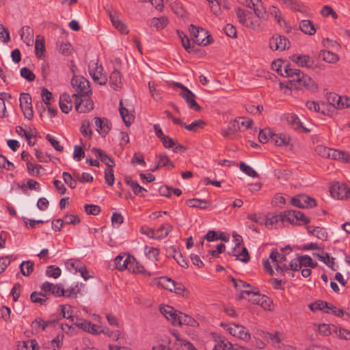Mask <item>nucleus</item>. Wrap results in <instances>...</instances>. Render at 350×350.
Returning <instances> with one entry per match:
<instances>
[{"instance_id": "29", "label": "nucleus", "mask_w": 350, "mask_h": 350, "mask_svg": "<svg viewBox=\"0 0 350 350\" xmlns=\"http://www.w3.org/2000/svg\"><path fill=\"white\" fill-rule=\"evenodd\" d=\"M254 10L255 16L258 20L267 21L269 18V14L266 12L265 8L262 5V3L256 1L254 3V8H252Z\"/></svg>"}, {"instance_id": "34", "label": "nucleus", "mask_w": 350, "mask_h": 350, "mask_svg": "<svg viewBox=\"0 0 350 350\" xmlns=\"http://www.w3.org/2000/svg\"><path fill=\"white\" fill-rule=\"evenodd\" d=\"M292 60L301 67L310 68L313 64V61L308 55H293Z\"/></svg>"}, {"instance_id": "19", "label": "nucleus", "mask_w": 350, "mask_h": 350, "mask_svg": "<svg viewBox=\"0 0 350 350\" xmlns=\"http://www.w3.org/2000/svg\"><path fill=\"white\" fill-rule=\"evenodd\" d=\"M132 256L119 254L114 259L115 267L119 271H123L127 269L130 264Z\"/></svg>"}, {"instance_id": "54", "label": "nucleus", "mask_w": 350, "mask_h": 350, "mask_svg": "<svg viewBox=\"0 0 350 350\" xmlns=\"http://www.w3.org/2000/svg\"><path fill=\"white\" fill-rule=\"evenodd\" d=\"M284 221L282 213L280 215H273L270 218L266 219L265 225L267 226H277L279 222L282 223Z\"/></svg>"}, {"instance_id": "36", "label": "nucleus", "mask_w": 350, "mask_h": 350, "mask_svg": "<svg viewBox=\"0 0 350 350\" xmlns=\"http://www.w3.org/2000/svg\"><path fill=\"white\" fill-rule=\"evenodd\" d=\"M196 321L191 317L179 312L177 319L176 321V325H187L190 326H194Z\"/></svg>"}, {"instance_id": "38", "label": "nucleus", "mask_w": 350, "mask_h": 350, "mask_svg": "<svg viewBox=\"0 0 350 350\" xmlns=\"http://www.w3.org/2000/svg\"><path fill=\"white\" fill-rule=\"evenodd\" d=\"M157 165L155 167L152 171H154L156 170H158L160 167L167 166L168 169H172L174 167V163L171 161V160L169 159L168 156L163 154H160L159 156L157 157Z\"/></svg>"}, {"instance_id": "24", "label": "nucleus", "mask_w": 350, "mask_h": 350, "mask_svg": "<svg viewBox=\"0 0 350 350\" xmlns=\"http://www.w3.org/2000/svg\"><path fill=\"white\" fill-rule=\"evenodd\" d=\"M119 111L121 118L126 126L131 124L135 119V116L131 113H129L128 109L123 106L122 100H120L119 105Z\"/></svg>"}, {"instance_id": "8", "label": "nucleus", "mask_w": 350, "mask_h": 350, "mask_svg": "<svg viewBox=\"0 0 350 350\" xmlns=\"http://www.w3.org/2000/svg\"><path fill=\"white\" fill-rule=\"evenodd\" d=\"M291 202L293 206L301 208H312L317 205L316 200L314 198L304 194L293 197Z\"/></svg>"}, {"instance_id": "37", "label": "nucleus", "mask_w": 350, "mask_h": 350, "mask_svg": "<svg viewBox=\"0 0 350 350\" xmlns=\"http://www.w3.org/2000/svg\"><path fill=\"white\" fill-rule=\"evenodd\" d=\"M169 23V20L165 16H161L159 18L154 17L150 20V26L154 27L157 30L163 29Z\"/></svg>"}, {"instance_id": "22", "label": "nucleus", "mask_w": 350, "mask_h": 350, "mask_svg": "<svg viewBox=\"0 0 350 350\" xmlns=\"http://www.w3.org/2000/svg\"><path fill=\"white\" fill-rule=\"evenodd\" d=\"M172 226H168V227H167V230H166L165 232H164L163 234H157L156 235V232L154 229L148 228L147 226H142L140 229V232L142 234H146V236H148L150 238L163 239V238L166 237L169 234V233L172 230Z\"/></svg>"}, {"instance_id": "2", "label": "nucleus", "mask_w": 350, "mask_h": 350, "mask_svg": "<svg viewBox=\"0 0 350 350\" xmlns=\"http://www.w3.org/2000/svg\"><path fill=\"white\" fill-rule=\"evenodd\" d=\"M285 88L289 90H302L304 88L314 92L317 90V85L314 81L308 75L301 72L299 79L296 80H289L286 82Z\"/></svg>"}, {"instance_id": "63", "label": "nucleus", "mask_w": 350, "mask_h": 350, "mask_svg": "<svg viewBox=\"0 0 350 350\" xmlns=\"http://www.w3.org/2000/svg\"><path fill=\"white\" fill-rule=\"evenodd\" d=\"M105 180L107 184L112 186L114 183V174L113 167H107L105 170Z\"/></svg>"}, {"instance_id": "43", "label": "nucleus", "mask_w": 350, "mask_h": 350, "mask_svg": "<svg viewBox=\"0 0 350 350\" xmlns=\"http://www.w3.org/2000/svg\"><path fill=\"white\" fill-rule=\"evenodd\" d=\"M286 122L291 125L293 129L297 130L302 126V124L300 122L299 118L295 114L290 113L286 116Z\"/></svg>"}, {"instance_id": "12", "label": "nucleus", "mask_w": 350, "mask_h": 350, "mask_svg": "<svg viewBox=\"0 0 350 350\" xmlns=\"http://www.w3.org/2000/svg\"><path fill=\"white\" fill-rule=\"evenodd\" d=\"M66 265L70 271L74 270L75 272H79L85 280L90 278L86 267L80 260L70 259L66 262Z\"/></svg>"}, {"instance_id": "50", "label": "nucleus", "mask_w": 350, "mask_h": 350, "mask_svg": "<svg viewBox=\"0 0 350 350\" xmlns=\"http://www.w3.org/2000/svg\"><path fill=\"white\" fill-rule=\"evenodd\" d=\"M321 55L323 59L328 63H335L339 59L337 54L329 51H323Z\"/></svg>"}, {"instance_id": "57", "label": "nucleus", "mask_w": 350, "mask_h": 350, "mask_svg": "<svg viewBox=\"0 0 350 350\" xmlns=\"http://www.w3.org/2000/svg\"><path fill=\"white\" fill-rule=\"evenodd\" d=\"M61 273L60 268L53 265L48 266L46 271V275L53 278H57L61 275Z\"/></svg>"}, {"instance_id": "59", "label": "nucleus", "mask_w": 350, "mask_h": 350, "mask_svg": "<svg viewBox=\"0 0 350 350\" xmlns=\"http://www.w3.org/2000/svg\"><path fill=\"white\" fill-rule=\"evenodd\" d=\"M172 249L173 250L174 252V255L173 256V258L176 260V261L178 263L179 265H180L183 267H187L188 264L186 260L183 258L182 254L179 252H177L175 249V247H172Z\"/></svg>"}, {"instance_id": "6", "label": "nucleus", "mask_w": 350, "mask_h": 350, "mask_svg": "<svg viewBox=\"0 0 350 350\" xmlns=\"http://www.w3.org/2000/svg\"><path fill=\"white\" fill-rule=\"evenodd\" d=\"M75 98V109L79 113H87L93 109L94 103L88 96H79L78 94L72 95Z\"/></svg>"}, {"instance_id": "58", "label": "nucleus", "mask_w": 350, "mask_h": 350, "mask_svg": "<svg viewBox=\"0 0 350 350\" xmlns=\"http://www.w3.org/2000/svg\"><path fill=\"white\" fill-rule=\"evenodd\" d=\"M206 123L202 120H195L190 124L187 125L185 124V128L190 131H196L198 128H202Z\"/></svg>"}, {"instance_id": "47", "label": "nucleus", "mask_w": 350, "mask_h": 350, "mask_svg": "<svg viewBox=\"0 0 350 350\" xmlns=\"http://www.w3.org/2000/svg\"><path fill=\"white\" fill-rule=\"evenodd\" d=\"M298 260L301 268L302 266L314 268L317 265V263L313 262L312 258L308 255L300 256L298 257Z\"/></svg>"}, {"instance_id": "4", "label": "nucleus", "mask_w": 350, "mask_h": 350, "mask_svg": "<svg viewBox=\"0 0 350 350\" xmlns=\"http://www.w3.org/2000/svg\"><path fill=\"white\" fill-rule=\"evenodd\" d=\"M103 68L98 65L97 61L91 60L88 64V72L94 82L96 84L103 85L107 82V76L103 73Z\"/></svg>"}, {"instance_id": "20", "label": "nucleus", "mask_w": 350, "mask_h": 350, "mask_svg": "<svg viewBox=\"0 0 350 350\" xmlns=\"http://www.w3.org/2000/svg\"><path fill=\"white\" fill-rule=\"evenodd\" d=\"M92 152L94 154L95 157L100 159V161L105 163L107 167H113L115 165L114 160L106 154L101 149L93 148Z\"/></svg>"}, {"instance_id": "46", "label": "nucleus", "mask_w": 350, "mask_h": 350, "mask_svg": "<svg viewBox=\"0 0 350 350\" xmlns=\"http://www.w3.org/2000/svg\"><path fill=\"white\" fill-rule=\"evenodd\" d=\"M62 308L61 313L59 315H57L59 318V320L62 318H66L69 319L72 323H74V320L75 318L70 314V310L71 309V306L70 305H61Z\"/></svg>"}, {"instance_id": "25", "label": "nucleus", "mask_w": 350, "mask_h": 350, "mask_svg": "<svg viewBox=\"0 0 350 350\" xmlns=\"http://www.w3.org/2000/svg\"><path fill=\"white\" fill-rule=\"evenodd\" d=\"M109 83L111 87L115 90H118L122 87V75L120 72L115 69L110 75Z\"/></svg>"}, {"instance_id": "15", "label": "nucleus", "mask_w": 350, "mask_h": 350, "mask_svg": "<svg viewBox=\"0 0 350 350\" xmlns=\"http://www.w3.org/2000/svg\"><path fill=\"white\" fill-rule=\"evenodd\" d=\"M213 42V39L211 35L208 33L206 29L202 27L200 28L199 33L196 35L195 38H193V42L198 45L207 46Z\"/></svg>"}, {"instance_id": "64", "label": "nucleus", "mask_w": 350, "mask_h": 350, "mask_svg": "<svg viewBox=\"0 0 350 350\" xmlns=\"http://www.w3.org/2000/svg\"><path fill=\"white\" fill-rule=\"evenodd\" d=\"M85 211L88 215H97L100 212V208L95 204H85Z\"/></svg>"}, {"instance_id": "53", "label": "nucleus", "mask_w": 350, "mask_h": 350, "mask_svg": "<svg viewBox=\"0 0 350 350\" xmlns=\"http://www.w3.org/2000/svg\"><path fill=\"white\" fill-rule=\"evenodd\" d=\"M42 167L40 165L33 164L29 161L27 162V169L29 174L31 176H40V170Z\"/></svg>"}, {"instance_id": "21", "label": "nucleus", "mask_w": 350, "mask_h": 350, "mask_svg": "<svg viewBox=\"0 0 350 350\" xmlns=\"http://www.w3.org/2000/svg\"><path fill=\"white\" fill-rule=\"evenodd\" d=\"M59 107L62 111L65 113H68L72 109V98L68 94L64 93L60 96Z\"/></svg>"}, {"instance_id": "23", "label": "nucleus", "mask_w": 350, "mask_h": 350, "mask_svg": "<svg viewBox=\"0 0 350 350\" xmlns=\"http://www.w3.org/2000/svg\"><path fill=\"white\" fill-rule=\"evenodd\" d=\"M329 153V159L350 163V154L345 151L331 148Z\"/></svg>"}, {"instance_id": "10", "label": "nucleus", "mask_w": 350, "mask_h": 350, "mask_svg": "<svg viewBox=\"0 0 350 350\" xmlns=\"http://www.w3.org/2000/svg\"><path fill=\"white\" fill-rule=\"evenodd\" d=\"M269 48L273 51H284L290 46L289 41L282 36L274 34L269 40Z\"/></svg>"}, {"instance_id": "61", "label": "nucleus", "mask_w": 350, "mask_h": 350, "mask_svg": "<svg viewBox=\"0 0 350 350\" xmlns=\"http://www.w3.org/2000/svg\"><path fill=\"white\" fill-rule=\"evenodd\" d=\"M312 234L321 240L326 239L327 237L325 230L319 226L312 228Z\"/></svg>"}, {"instance_id": "41", "label": "nucleus", "mask_w": 350, "mask_h": 350, "mask_svg": "<svg viewBox=\"0 0 350 350\" xmlns=\"http://www.w3.org/2000/svg\"><path fill=\"white\" fill-rule=\"evenodd\" d=\"M34 263L31 260L23 261L20 265L21 273L25 275H29L33 271Z\"/></svg>"}, {"instance_id": "13", "label": "nucleus", "mask_w": 350, "mask_h": 350, "mask_svg": "<svg viewBox=\"0 0 350 350\" xmlns=\"http://www.w3.org/2000/svg\"><path fill=\"white\" fill-rule=\"evenodd\" d=\"M227 330L231 335L241 340H248L250 338V333L243 325L232 323L228 326Z\"/></svg>"}, {"instance_id": "17", "label": "nucleus", "mask_w": 350, "mask_h": 350, "mask_svg": "<svg viewBox=\"0 0 350 350\" xmlns=\"http://www.w3.org/2000/svg\"><path fill=\"white\" fill-rule=\"evenodd\" d=\"M180 96L186 100L190 109L196 111L201 110V107L196 101V96L190 90L185 92H180Z\"/></svg>"}, {"instance_id": "56", "label": "nucleus", "mask_w": 350, "mask_h": 350, "mask_svg": "<svg viewBox=\"0 0 350 350\" xmlns=\"http://www.w3.org/2000/svg\"><path fill=\"white\" fill-rule=\"evenodd\" d=\"M159 284L165 289L172 292L175 282L167 277L160 278Z\"/></svg>"}, {"instance_id": "35", "label": "nucleus", "mask_w": 350, "mask_h": 350, "mask_svg": "<svg viewBox=\"0 0 350 350\" xmlns=\"http://www.w3.org/2000/svg\"><path fill=\"white\" fill-rule=\"evenodd\" d=\"M301 71L299 69L293 68L291 66L287 63L284 65V77L291 78V80H296L299 79V75H301Z\"/></svg>"}, {"instance_id": "52", "label": "nucleus", "mask_w": 350, "mask_h": 350, "mask_svg": "<svg viewBox=\"0 0 350 350\" xmlns=\"http://www.w3.org/2000/svg\"><path fill=\"white\" fill-rule=\"evenodd\" d=\"M239 167L243 172L250 177L255 178L258 176V173L252 167L247 165L244 162L240 163Z\"/></svg>"}, {"instance_id": "7", "label": "nucleus", "mask_w": 350, "mask_h": 350, "mask_svg": "<svg viewBox=\"0 0 350 350\" xmlns=\"http://www.w3.org/2000/svg\"><path fill=\"white\" fill-rule=\"evenodd\" d=\"M331 196L337 200L347 198L350 195V189L344 183L336 182L329 189Z\"/></svg>"}, {"instance_id": "44", "label": "nucleus", "mask_w": 350, "mask_h": 350, "mask_svg": "<svg viewBox=\"0 0 350 350\" xmlns=\"http://www.w3.org/2000/svg\"><path fill=\"white\" fill-rule=\"evenodd\" d=\"M18 349H28L31 348V350H36L39 348L38 344L36 340H28L27 341H19L18 343Z\"/></svg>"}, {"instance_id": "28", "label": "nucleus", "mask_w": 350, "mask_h": 350, "mask_svg": "<svg viewBox=\"0 0 350 350\" xmlns=\"http://www.w3.org/2000/svg\"><path fill=\"white\" fill-rule=\"evenodd\" d=\"M45 51L44 38L38 35L36 36L35 42V54L38 58H42L44 57Z\"/></svg>"}, {"instance_id": "32", "label": "nucleus", "mask_w": 350, "mask_h": 350, "mask_svg": "<svg viewBox=\"0 0 350 350\" xmlns=\"http://www.w3.org/2000/svg\"><path fill=\"white\" fill-rule=\"evenodd\" d=\"M186 204L192 208H199L200 209H206L211 206V202L206 200L198 198L189 199L186 201Z\"/></svg>"}, {"instance_id": "16", "label": "nucleus", "mask_w": 350, "mask_h": 350, "mask_svg": "<svg viewBox=\"0 0 350 350\" xmlns=\"http://www.w3.org/2000/svg\"><path fill=\"white\" fill-rule=\"evenodd\" d=\"M160 312L168 321H171L172 325H176L179 311L170 306L165 305L160 307Z\"/></svg>"}, {"instance_id": "26", "label": "nucleus", "mask_w": 350, "mask_h": 350, "mask_svg": "<svg viewBox=\"0 0 350 350\" xmlns=\"http://www.w3.org/2000/svg\"><path fill=\"white\" fill-rule=\"evenodd\" d=\"M20 36L27 45L31 46L33 42V30L29 26H24L20 31Z\"/></svg>"}, {"instance_id": "55", "label": "nucleus", "mask_w": 350, "mask_h": 350, "mask_svg": "<svg viewBox=\"0 0 350 350\" xmlns=\"http://www.w3.org/2000/svg\"><path fill=\"white\" fill-rule=\"evenodd\" d=\"M282 213V216L284 221H287L291 224L296 222L297 219V211H284Z\"/></svg>"}, {"instance_id": "42", "label": "nucleus", "mask_w": 350, "mask_h": 350, "mask_svg": "<svg viewBox=\"0 0 350 350\" xmlns=\"http://www.w3.org/2000/svg\"><path fill=\"white\" fill-rule=\"evenodd\" d=\"M269 258H271L274 266L278 264H282L286 259V256L283 254H280L276 249L271 250Z\"/></svg>"}, {"instance_id": "33", "label": "nucleus", "mask_w": 350, "mask_h": 350, "mask_svg": "<svg viewBox=\"0 0 350 350\" xmlns=\"http://www.w3.org/2000/svg\"><path fill=\"white\" fill-rule=\"evenodd\" d=\"M242 119L241 117H239L238 119H235L228 124V128L226 130L222 132V135L224 137H228L230 135L235 133L238 131L240 130V122L239 120Z\"/></svg>"}, {"instance_id": "27", "label": "nucleus", "mask_w": 350, "mask_h": 350, "mask_svg": "<svg viewBox=\"0 0 350 350\" xmlns=\"http://www.w3.org/2000/svg\"><path fill=\"white\" fill-rule=\"evenodd\" d=\"M299 28L304 33L309 36L314 35L317 31L314 25L310 20H301L299 22Z\"/></svg>"}, {"instance_id": "45", "label": "nucleus", "mask_w": 350, "mask_h": 350, "mask_svg": "<svg viewBox=\"0 0 350 350\" xmlns=\"http://www.w3.org/2000/svg\"><path fill=\"white\" fill-rule=\"evenodd\" d=\"M306 107L310 111H314L322 114H325L324 104L320 105L319 103L314 101H307L306 103Z\"/></svg>"}, {"instance_id": "40", "label": "nucleus", "mask_w": 350, "mask_h": 350, "mask_svg": "<svg viewBox=\"0 0 350 350\" xmlns=\"http://www.w3.org/2000/svg\"><path fill=\"white\" fill-rule=\"evenodd\" d=\"M286 6L293 11L299 12L301 13H306L308 10L307 7L296 0H288L286 3Z\"/></svg>"}, {"instance_id": "51", "label": "nucleus", "mask_w": 350, "mask_h": 350, "mask_svg": "<svg viewBox=\"0 0 350 350\" xmlns=\"http://www.w3.org/2000/svg\"><path fill=\"white\" fill-rule=\"evenodd\" d=\"M144 251L149 259L157 260V256L159 254V250L158 248L146 245Z\"/></svg>"}, {"instance_id": "5", "label": "nucleus", "mask_w": 350, "mask_h": 350, "mask_svg": "<svg viewBox=\"0 0 350 350\" xmlns=\"http://www.w3.org/2000/svg\"><path fill=\"white\" fill-rule=\"evenodd\" d=\"M71 85L79 96H88L91 93L88 80L81 76H74L71 80Z\"/></svg>"}, {"instance_id": "48", "label": "nucleus", "mask_w": 350, "mask_h": 350, "mask_svg": "<svg viewBox=\"0 0 350 350\" xmlns=\"http://www.w3.org/2000/svg\"><path fill=\"white\" fill-rule=\"evenodd\" d=\"M272 135H273V133L269 129L260 130L258 135V139L260 142L265 144L267 142H269V140L271 142Z\"/></svg>"}, {"instance_id": "30", "label": "nucleus", "mask_w": 350, "mask_h": 350, "mask_svg": "<svg viewBox=\"0 0 350 350\" xmlns=\"http://www.w3.org/2000/svg\"><path fill=\"white\" fill-rule=\"evenodd\" d=\"M213 350H233L232 345L224 337L218 336L215 338V344Z\"/></svg>"}, {"instance_id": "39", "label": "nucleus", "mask_w": 350, "mask_h": 350, "mask_svg": "<svg viewBox=\"0 0 350 350\" xmlns=\"http://www.w3.org/2000/svg\"><path fill=\"white\" fill-rule=\"evenodd\" d=\"M328 102L336 108H344L343 98L335 93H329L327 96Z\"/></svg>"}, {"instance_id": "9", "label": "nucleus", "mask_w": 350, "mask_h": 350, "mask_svg": "<svg viewBox=\"0 0 350 350\" xmlns=\"http://www.w3.org/2000/svg\"><path fill=\"white\" fill-rule=\"evenodd\" d=\"M20 107L23 112L24 116L28 120L32 119L33 116L31 106V97L28 93H22L20 98Z\"/></svg>"}, {"instance_id": "11", "label": "nucleus", "mask_w": 350, "mask_h": 350, "mask_svg": "<svg viewBox=\"0 0 350 350\" xmlns=\"http://www.w3.org/2000/svg\"><path fill=\"white\" fill-rule=\"evenodd\" d=\"M72 323L77 327L94 335H98L103 332L100 326L92 324L90 321L87 320L82 319L76 321L74 320V323Z\"/></svg>"}, {"instance_id": "60", "label": "nucleus", "mask_w": 350, "mask_h": 350, "mask_svg": "<svg viewBox=\"0 0 350 350\" xmlns=\"http://www.w3.org/2000/svg\"><path fill=\"white\" fill-rule=\"evenodd\" d=\"M21 75L22 77L27 79L28 81L31 82L35 80L36 75L29 68L24 67L21 69Z\"/></svg>"}, {"instance_id": "62", "label": "nucleus", "mask_w": 350, "mask_h": 350, "mask_svg": "<svg viewBox=\"0 0 350 350\" xmlns=\"http://www.w3.org/2000/svg\"><path fill=\"white\" fill-rule=\"evenodd\" d=\"M321 14L324 17L332 16V17L334 19H336L338 18V14L329 5L323 6L321 10Z\"/></svg>"}, {"instance_id": "18", "label": "nucleus", "mask_w": 350, "mask_h": 350, "mask_svg": "<svg viewBox=\"0 0 350 350\" xmlns=\"http://www.w3.org/2000/svg\"><path fill=\"white\" fill-rule=\"evenodd\" d=\"M131 273H142L144 275L150 277L151 273L146 271L144 266L141 265L136 259L132 256L130 264L127 269Z\"/></svg>"}, {"instance_id": "3", "label": "nucleus", "mask_w": 350, "mask_h": 350, "mask_svg": "<svg viewBox=\"0 0 350 350\" xmlns=\"http://www.w3.org/2000/svg\"><path fill=\"white\" fill-rule=\"evenodd\" d=\"M236 14L239 23L243 25L254 30L260 28L259 20L251 12L238 8Z\"/></svg>"}, {"instance_id": "49", "label": "nucleus", "mask_w": 350, "mask_h": 350, "mask_svg": "<svg viewBox=\"0 0 350 350\" xmlns=\"http://www.w3.org/2000/svg\"><path fill=\"white\" fill-rule=\"evenodd\" d=\"M171 9L174 13L178 16H183L185 13V10L183 4L178 0H175L171 3Z\"/></svg>"}, {"instance_id": "31", "label": "nucleus", "mask_w": 350, "mask_h": 350, "mask_svg": "<svg viewBox=\"0 0 350 350\" xmlns=\"http://www.w3.org/2000/svg\"><path fill=\"white\" fill-rule=\"evenodd\" d=\"M291 137L286 133H273L271 142L277 146H287L290 143Z\"/></svg>"}, {"instance_id": "14", "label": "nucleus", "mask_w": 350, "mask_h": 350, "mask_svg": "<svg viewBox=\"0 0 350 350\" xmlns=\"http://www.w3.org/2000/svg\"><path fill=\"white\" fill-rule=\"evenodd\" d=\"M96 131L103 137H105L111 129V123L107 118H94Z\"/></svg>"}, {"instance_id": "1", "label": "nucleus", "mask_w": 350, "mask_h": 350, "mask_svg": "<svg viewBox=\"0 0 350 350\" xmlns=\"http://www.w3.org/2000/svg\"><path fill=\"white\" fill-rule=\"evenodd\" d=\"M48 295L62 297L64 295V288L61 284H54L49 282H44L41 286V292L34 291L31 293L30 298L32 302L43 305L48 299L46 297Z\"/></svg>"}]
</instances>
